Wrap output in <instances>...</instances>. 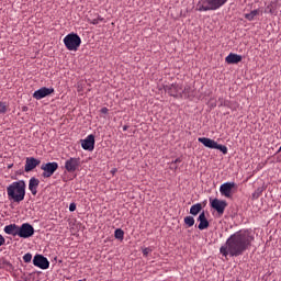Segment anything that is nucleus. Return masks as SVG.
I'll list each match as a JSON object with an SVG mask.
<instances>
[{
  "mask_svg": "<svg viewBox=\"0 0 281 281\" xmlns=\"http://www.w3.org/2000/svg\"><path fill=\"white\" fill-rule=\"evenodd\" d=\"M252 240H255V237L250 231H238L227 238L225 245L220 248V252L225 258L226 256L238 258L251 247Z\"/></svg>",
  "mask_w": 281,
  "mask_h": 281,
  "instance_id": "nucleus-1",
  "label": "nucleus"
},
{
  "mask_svg": "<svg viewBox=\"0 0 281 281\" xmlns=\"http://www.w3.org/2000/svg\"><path fill=\"white\" fill-rule=\"evenodd\" d=\"M7 194L9 201H12V203H21V201H25V181L20 180L9 184Z\"/></svg>",
  "mask_w": 281,
  "mask_h": 281,
  "instance_id": "nucleus-2",
  "label": "nucleus"
},
{
  "mask_svg": "<svg viewBox=\"0 0 281 281\" xmlns=\"http://www.w3.org/2000/svg\"><path fill=\"white\" fill-rule=\"evenodd\" d=\"M227 1L228 0H203L198 3L196 9L200 12L216 11L224 7Z\"/></svg>",
  "mask_w": 281,
  "mask_h": 281,
  "instance_id": "nucleus-3",
  "label": "nucleus"
},
{
  "mask_svg": "<svg viewBox=\"0 0 281 281\" xmlns=\"http://www.w3.org/2000/svg\"><path fill=\"white\" fill-rule=\"evenodd\" d=\"M82 40L76 33H70L64 37V45L69 52H78Z\"/></svg>",
  "mask_w": 281,
  "mask_h": 281,
  "instance_id": "nucleus-4",
  "label": "nucleus"
},
{
  "mask_svg": "<svg viewBox=\"0 0 281 281\" xmlns=\"http://www.w3.org/2000/svg\"><path fill=\"white\" fill-rule=\"evenodd\" d=\"M198 140L202 143L205 147L211 148V149H218L222 151L224 155L227 154L228 149L224 145L217 144L214 139L207 138V137H199Z\"/></svg>",
  "mask_w": 281,
  "mask_h": 281,
  "instance_id": "nucleus-5",
  "label": "nucleus"
},
{
  "mask_svg": "<svg viewBox=\"0 0 281 281\" xmlns=\"http://www.w3.org/2000/svg\"><path fill=\"white\" fill-rule=\"evenodd\" d=\"M41 170H43L42 177L43 179H49L53 177L54 172L58 170V162H46L41 166Z\"/></svg>",
  "mask_w": 281,
  "mask_h": 281,
  "instance_id": "nucleus-6",
  "label": "nucleus"
},
{
  "mask_svg": "<svg viewBox=\"0 0 281 281\" xmlns=\"http://www.w3.org/2000/svg\"><path fill=\"white\" fill-rule=\"evenodd\" d=\"M34 226L30 223H23L19 226L18 236L20 238H32L34 236Z\"/></svg>",
  "mask_w": 281,
  "mask_h": 281,
  "instance_id": "nucleus-7",
  "label": "nucleus"
},
{
  "mask_svg": "<svg viewBox=\"0 0 281 281\" xmlns=\"http://www.w3.org/2000/svg\"><path fill=\"white\" fill-rule=\"evenodd\" d=\"M34 267H38V269H49V260L42 255H36L33 258Z\"/></svg>",
  "mask_w": 281,
  "mask_h": 281,
  "instance_id": "nucleus-8",
  "label": "nucleus"
},
{
  "mask_svg": "<svg viewBox=\"0 0 281 281\" xmlns=\"http://www.w3.org/2000/svg\"><path fill=\"white\" fill-rule=\"evenodd\" d=\"M81 148H83V150H93L95 148V136L90 134L85 139H82Z\"/></svg>",
  "mask_w": 281,
  "mask_h": 281,
  "instance_id": "nucleus-9",
  "label": "nucleus"
},
{
  "mask_svg": "<svg viewBox=\"0 0 281 281\" xmlns=\"http://www.w3.org/2000/svg\"><path fill=\"white\" fill-rule=\"evenodd\" d=\"M52 93H54V88L43 87L33 93V98L35 100H43V98H47V95H52Z\"/></svg>",
  "mask_w": 281,
  "mask_h": 281,
  "instance_id": "nucleus-10",
  "label": "nucleus"
},
{
  "mask_svg": "<svg viewBox=\"0 0 281 281\" xmlns=\"http://www.w3.org/2000/svg\"><path fill=\"white\" fill-rule=\"evenodd\" d=\"M67 172H76L80 168V158H69L65 162Z\"/></svg>",
  "mask_w": 281,
  "mask_h": 281,
  "instance_id": "nucleus-11",
  "label": "nucleus"
},
{
  "mask_svg": "<svg viewBox=\"0 0 281 281\" xmlns=\"http://www.w3.org/2000/svg\"><path fill=\"white\" fill-rule=\"evenodd\" d=\"M37 166H41V160L34 158V157H26L25 165H24V171L25 172H32Z\"/></svg>",
  "mask_w": 281,
  "mask_h": 281,
  "instance_id": "nucleus-12",
  "label": "nucleus"
},
{
  "mask_svg": "<svg viewBox=\"0 0 281 281\" xmlns=\"http://www.w3.org/2000/svg\"><path fill=\"white\" fill-rule=\"evenodd\" d=\"M235 187V182H225L220 187V192L226 198L232 196V189Z\"/></svg>",
  "mask_w": 281,
  "mask_h": 281,
  "instance_id": "nucleus-13",
  "label": "nucleus"
},
{
  "mask_svg": "<svg viewBox=\"0 0 281 281\" xmlns=\"http://www.w3.org/2000/svg\"><path fill=\"white\" fill-rule=\"evenodd\" d=\"M226 205L227 203L223 200L214 199L211 202V207H213V210H216L217 214H223Z\"/></svg>",
  "mask_w": 281,
  "mask_h": 281,
  "instance_id": "nucleus-14",
  "label": "nucleus"
},
{
  "mask_svg": "<svg viewBox=\"0 0 281 281\" xmlns=\"http://www.w3.org/2000/svg\"><path fill=\"white\" fill-rule=\"evenodd\" d=\"M41 183V180L36 179V178H31L29 181V190L31 192V194H33V196H36V194H38V186Z\"/></svg>",
  "mask_w": 281,
  "mask_h": 281,
  "instance_id": "nucleus-15",
  "label": "nucleus"
},
{
  "mask_svg": "<svg viewBox=\"0 0 281 281\" xmlns=\"http://www.w3.org/2000/svg\"><path fill=\"white\" fill-rule=\"evenodd\" d=\"M198 221H199V225H198V229H207L210 227V222L207 221V217H205V212H202L199 217H198Z\"/></svg>",
  "mask_w": 281,
  "mask_h": 281,
  "instance_id": "nucleus-16",
  "label": "nucleus"
},
{
  "mask_svg": "<svg viewBox=\"0 0 281 281\" xmlns=\"http://www.w3.org/2000/svg\"><path fill=\"white\" fill-rule=\"evenodd\" d=\"M4 234H9L10 236H19V225L10 224L4 226Z\"/></svg>",
  "mask_w": 281,
  "mask_h": 281,
  "instance_id": "nucleus-17",
  "label": "nucleus"
},
{
  "mask_svg": "<svg viewBox=\"0 0 281 281\" xmlns=\"http://www.w3.org/2000/svg\"><path fill=\"white\" fill-rule=\"evenodd\" d=\"M241 59H243L241 56L231 53V54L225 58V61H226L227 64H238L239 61H241Z\"/></svg>",
  "mask_w": 281,
  "mask_h": 281,
  "instance_id": "nucleus-18",
  "label": "nucleus"
},
{
  "mask_svg": "<svg viewBox=\"0 0 281 281\" xmlns=\"http://www.w3.org/2000/svg\"><path fill=\"white\" fill-rule=\"evenodd\" d=\"M104 21V18L97 15V18H88V23H91L92 25H98L99 23H102Z\"/></svg>",
  "mask_w": 281,
  "mask_h": 281,
  "instance_id": "nucleus-19",
  "label": "nucleus"
},
{
  "mask_svg": "<svg viewBox=\"0 0 281 281\" xmlns=\"http://www.w3.org/2000/svg\"><path fill=\"white\" fill-rule=\"evenodd\" d=\"M201 210H202L201 204H199V203L194 204L190 209V214H192V216H196V214H199V212H201Z\"/></svg>",
  "mask_w": 281,
  "mask_h": 281,
  "instance_id": "nucleus-20",
  "label": "nucleus"
},
{
  "mask_svg": "<svg viewBox=\"0 0 281 281\" xmlns=\"http://www.w3.org/2000/svg\"><path fill=\"white\" fill-rule=\"evenodd\" d=\"M114 238H116L117 240H124V231L122 228L115 229Z\"/></svg>",
  "mask_w": 281,
  "mask_h": 281,
  "instance_id": "nucleus-21",
  "label": "nucleus"
},
{
  "mask_svg": "<svg viewBox=\"0 0 281 281\" xmlns=\"http://www.w3.org/2000/svg\"><path fill=\"white\" fill-rule=\"evenodd\" d=\"M259 13V10H254L250 13L245 14V19H247L248 21H252Z\"/></svg>",
  "mask_w": 281,
  "mask_h": 281,
  "instance_id": "nucleus-22",
  "label": "nucleus"
},
{
  "mask_svg": "<svg viewBox=\"0 0 281 281\" xmlns=\"http://www.w3.org/2000/svg\"><path fill=\"white\" fill-rule=\"evenodd\" d=\"M4 113H8V103L0 102V115H4Z\"/></svg>",
  "mask_w": 281,
  "mask_h": 281,
  "instance_id": "nucleus-23",
  "label": "nucleus"
},
{
  "mask_svg": "<svg viewBox=\"0 0 281 281\" xmlns=\"http://www.w3.org/2000/svg\"><path fill=\"white\" fill-rule=\"evenodd\" d=\"M184 223L186 225H188V227H192L194 225V217L192 216L184 217Z\"/></svg>",
  "mask_w": 281,
  "mask_h": 281,
  "instance_id": "nucleus-24",
  "label": "nucleus"
},
{
  "mask_svg": "<svg viewBox=\"0 0 281 281\" xmlns=\"http://www.w3.org/2000/svg\"><path fill=\"white\" fill-rule=\"evenodd\" d=\"M24 262H32V254L27 252L23 256Z\"/></svg>",
  "mask_w": 281,
  "mask_h": 281,
  "instance_id": "nucleus-25",
  "label": "nucleus"
},
{
  "mask_svg": "<svg viewBox=\"0 0 281 281\" xmlns=\"http://www.w3.org/2000/svg\"><path fill=\"white\" fill-rule=\"evenodd\" d=\"M261 193H262V189H261V188H258V189L252 193V196H254L255 199H258Z\"/></svg>",
  "mask_w": 281,
  "mask_h": 281,
  "instance_id": "nucleus-26",
  "label": "nucleus"
},
{
  "mask_svg": "<svg viewBox=\"0 0 281 281\" xmlns=\"http://www.w3.org/2000/svg\"><path fill=\"white\" fill-rule=\"evenodd\" d=\"M151 252H153V249L149 247L143 249V256H145V258H147L148 254H151Z\"/></svg>",
  "mask_w": 281,
  "mask_h": 281,
  "instance_id": "nucleus-27",
  "label": "nucleus"
},
{
  "mask_svg": "<svg viewBox=\"0 0 281 281\" xmlns=\"http://www.w3.org/2000/svg\"><path fill=\"white\" fill-rule=\"evenodd\" d=\"M69 212H76V203H70L69 205Z\"/></svg>",
  "mask_w": 281,
  "mask_h": 281,
  "instance_id": "nucleus-28",
  "label": "nucleus"
},
{
  "mask_svg": "<svg viewBox=\"0 0 281 281\" xmlns=\"http://www.w3.org/2000/svg\"><path fill=\"white\" fill-rule=\"evenodd\" d=\"M100 113H102L103 115H106V113H109V109L108 108H102L100 110Z\"/></svg>",
  "mask_w": 281,
  "mask_h": 281,
  "instance_id": "nucleus-29",
  "label": "nucleus"
},
{
  "mask_svg": "<svg viewBox=\"0 0 281 281\" xmlns=\"http://www.w3.org/2000/svg\"><path fill=\"white\" fill-rule=\"evenodd\" d=\"M2 245H5V238L0 235V247H2Z\"/></svg>",
  "mask_w": 281,
  "mask_h": 281,
  "instance_id": "nucleus-30",
  "label": "nucleus"
},
{
  "mask_svg": "<svg viewBox=\"0 0 281 281\" xmlns=\"http://www.w3.org/2000/svg\"><path fill=\"white\" fill-rule=\"evenodd\" d=\"M117 172V169L112 170V175H115Z\"/></svg>",
  "mask_w": 281,
  "mask_h": 281,
  "instance_id": "nucleus-31",
  "label": "nucleus"
},
{
  "mask_svg": "<svg viewBox=\"0 0 281 281\" xmlns=\"http://www.w3.org/2000/svg\"><path fill=\"white\" fill-rule=\"evenodd\" d=\"M5 265H7V267H12V263H10V262H5Z\"/></svg>",
  "mask_w": 281,
  "mask_h": 281,
  "instance_id": "nucleus-32",
  "label": "nucleus"
},
{
  "mask_svg": "<svg viewBox=\"0 0 281 281\" xmlns=\"http://www.w3.org/2000/svg\"><path fill=\"white\" fill-rule=\"evenodd\" d=\"M279 151H281V146H280V148H279Z\"/></svg>",
  "mask_w": 281,
  "mask_h": 281,
  "instance_id": "nucleus-33",
  "label": "nucleus"
}]
</instances>
